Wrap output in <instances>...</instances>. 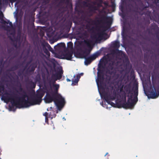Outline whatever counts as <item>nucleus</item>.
I'll use <instances>...</instances> for the list:
<instances>
[{"instance_id":"f257e3e1","label":"nucleus","mask_w":159,"mask_h":159,"mask_svg":"<svg viewBox=\"0 0 159 159\" xmlns=\"http://www.w3.org/2000/svg\"><path fill=\"white\" fill-rule=\"evenodd\" d=\"M134 94L133 92V89L130 84H127L124 87V90L127 94L128 97L126 103H122L120 106L118 105V107H122L125 109L131 108L134 106L138 101L137 96L138 95V86L137 84H134Z\"/></svg>"},{"instance_id":"f03ea898","label":"nucleus","mask_w":159,"mask_h":159,"mask_svg":"<svg viewBox=\"0 0 159 159\" xmlns=\"http://www.w3.org/2000/svg\"><path fill=\"white\" fill-rule=\"evenodd\" d=\"M49 84L45 82H44L43 89L46 91V94L44 98L48 97L49 94L51 97L55 96L60 95L58 93L59 85L57 84H54L53 81L52 82H48Z\"/></svg>"},{"instance_id":"7ed1b4c3","label":"nucleus","mask_w":159,"mask_h":159,"mask_svg":"<svg viewBox=\"0 0 159 159\" xmlns=\"http://www.w3.org/2000/svg\"><path fill=\"white\" fill-rule=\"evenodd\" d=\"M20 92H22L24 94L21 97L16 96V98L17 99L16 104V106H21L25 107H28L31 106H33L31 101L30 100V98H28L27 100H26L25 98L27 97V95L25 91L23 90L20 85L19 88Z\"/></svg>"},{"instance_id":"20e7f679","label":"nucleus","mask_w":159,"mask_h":159,"mask_svg":"<svg viewBox=\"0 0 159 159\" xmlns=\"http://www.w3.org/2000/svg\"><path fill=\"white\" fill-rule=\"evenodd\" d=\"M45 100L46 102L48 103L53 101L59 110L63 107L65 103V99L61 95L51 97L49 94Z\"/></svg>"},{"instance_id":"39448f33","label":"nucleus","mask_w":159,"mask_h":159,"mask_svg":"<svg viewBox=\"0 0 159 159\" xmlns=\"http://www.w3.org/2000/svg\"><path fill=\"white\" fill-rule=\"evenodd\" d=\"M16 96H18V95L14 93H13L12 94H10L6 93L2 95L1 99L5 102H7L10 101L12 105L16 106L17 101Z\"/></svg>"},{"instance_id":"423d86ee","label":"nucleus","mask_w":159,"mask_h":159,"mask_svg":"<svg viewBox=\"0 0 159 159\" xmlns=\"http://www.w3.org/2000/svg\"><path fill=\"white\" fill-rule=\"evenodd\" d=\"M48 75L46 76L48 81L52 82L53 81V83L55 82V81L57 80L61 79L62 76V74H63V71L62 69H59L58 72L56 74H52L51 77H49V75L48 71L47 70Z\"/></svg>"},{"instance_id":"0eeeda50","label":"nucleus","mask_w":159,"mask_h":159,"mask_svg":"<svg viewBox=\"0 0 159 159\" xmlns=\"http://www.w3.org/2000/svg\"><path fill=\"white\" fill-rule=\"evenodd\" d=\"M146 31L149 34L157 37L159 34V27L156 24L152 23L149 27L147 28Z\"/></svg>"},{"instance_id":"6e6552de","label":"nucleus","mask_w":159,"mask_h":159,"mask_svg":"<svg viewBox=\"0 0 159 159\" xmlns=\"http://www.w3.org/2000/svg\"><path fill=\"white\" fill-rule=\"evenodd\" d=\"M100 19V20H98L97 21L98 23L106 24L107 25L106 28H109L110 27L112 23V19L111 17L104 15H102Z\"/></svg>"},{"instance_id":"1a4fd4ad","label":"nucleus","mask_w":159,"mask_h":159,"mask_svg":"<svg viewBox=\"0 0 159 159\" xmlns=\"http://www.w3.org/2000/svg\"><path fill=\"white\" fill-rule=\"evenodd\" d=\"M113 52L117 55V58L120 60L122 61L123 63H127L129 62L128 56L124 52L117 49V51H113Z\"/></svg>"},{"instance_id":"9d476101","label":"nucleus","mask_w":159,"mask_h":159,"mask_svg":"<svg viewBox=\"0 0 159 159\" xmlns=\"http://www.w3.org/2000/svg\"><path fill=\"white\" fill-rule=\"evenodd\" d=\"M84 43L86 44L87 46L89 48L88 49H85V50L83 51V53L81 54L82 58H84L87 57L90 54L91 51L92 50V48L91 46V43L92 41L91 40L87 39L84 41Z\"/></svg>"},{"instance_id":"9b49d317","label":"nucleus","mask_w":159,"mask_h":159,"mask_svg":"<svg viewBox=\"0 0 159 159\" xmlns=\"http://www.w3.org/2000/svg\"><path fill=\"white\" fill-rule=\"evenodd\" d=\"M42 49L44 52L49 57L50 55V53L48 50L51 52H53V50L51 48L50 45L47 43L46 42L44 43H43L42 44Z\"/></svg>"},{"instance_id":"f8f14e48","label":"nucleus","mask_w":159,"mask_h":159,"mask_svg":"<svg viewBox=\"0 0 159 159\" xmlns=\"http://www.w3.org/2000/svg\"><path fill=\"white\" fill-rule=\"evenodd\" d=\"M101 95L102 98L103 97L107 102L110 100H114L116 98L115 95H112L109 93L105 91L103 92Z\"/></svg>"},{"instance_id":"ddd939ff","label":"nucleus","mask_w":159,"mask_h":159,"mask_svg":"<svg viewBox=\"0 0 159 159\" xmlns=\"http://www.w3.org/2000/svg\"><path fill=\"white\" fill-rule=\"evenodd\" d=\"M101 95L102 98L103 97L107 102L110 100H114L116 98L115 95H112L109 93L105 91L103 92Z\"/></svg>"},{"instance_id":"4468645a","label":"nucleus","mask_w":159,"mask_h":159,"mask_svg":"<svg viewBox=\"0 0 159 159\" xmlns=\"http://www.w3.org/2000/svg\"><path fill=\"white\" fill-rule=\"evenodd\" d=\"M99 55L98 52H96L89 57H84L85 59L84 63L85 65L87 66L90 64Z\"/></svg>"},{"instance_id":"2eb2a0df","label":"nucleus","mask_w":159,"mask_h":159,"mask_svg":"<svg viewBox=\"0 0 159 159\" xmlns=\"http://www.w3.org/2000/svg\"><path fill=\"white\" fill-rule=\"evenodd\" d=\"M104 79V74H98V79L96 80V82L98 86L100 88H103Z\"/></svg>"},{"instance_id":"dca6fc26","label":"nucleus","mask_w":159,"mask_h":159,"mask_svg":"<svg viewBox=\"0 0 159 159\" xmlns=\"http://www.w3.org/2000/svg\"><path fill=\"white\" fill-rule=\"evenodd\" d=\"M30 98V100L31 101L33 105L39 104L41 102L42 100L40 99L38 97L35 95L32 97H31Z\"/></svg>"},{"instance_id":"f3484780","label":"nucleus","mask_w":159,"mask_h":159,"mask_svg":"<svg viewBox=\"0 0 159 159\" xmlns=\"http://www.w3.org/2000/svg\"><path fill=\"white\" fill-rule=\"evenodd\" d=\"M148 97L149 98L152 99L156 98L158 97V95L156 91V89L155 87H154V89H152L150 92H149V93L147 95Z\"/></svg>"},{"instance_id":"a211bd4d","label":"nucleus","mask_w":159,"mask_h":159,"mask_svg":"<svg viewBox=\"0 0 159 159\" xmlns=\"http://www.w3.org/2000/svg\"><path fill=\"white\" fill-rule=\"evenodd\" d=\"M129 2L131 3V6L132 7H138V6L143 4L141 0H129Z\"/></svg>"},{"instance_id":"6ab92c4d","label":"nucleus","mask_w":159,"mask_h":159,"mask_svg":"<svg viewBox=\"0 0 159 159\" xmlns=\"http://www.w3.org/2000/svg\"><path fill=\"white\" fill-rule=\"evenodd\" d=\"M44 89H39L36 91V93L35 95L36 96L42 100V98L44 96L45 93H46V91L44 90Z\"/></svg>"},{"instance_id":"aec40b11","label":"nucleus","mask_w":159,"mask_h":159,"mask_svg":"<svg viewBox=\"0 0 159 159\" xmlns=\"http://www.w3.org/2000/svg\"><path fill=\"white\" fill-rule=\"evenodd\" d=\"M3 17L4 16L3 13L2 11H1V12H0V20L1 21V23L2 24H9L12 27L13 25L11 22H10V21L8 20H7V21L4 20L3 19Z\"/></svg>"},{"instance_id":"412c9836","label":"nucleus","mask_w":159,"mask_h":159,"mask_svg":"<svg viewBox=\"0 0 159 159\" xmlns=\"http://www.w3.org/2000/svg\"><path fill=\"white\" fill-rule=\"evenodd\" d=\"M72 55L73 53L70 52H68L64 54L63 55L64 58L68 60H71L72 58Z\"/></svg>"},{"instance_id":"4be33fe9","label":"nucleus","mask_w":159,"mask_h":159,"mask_svg":"<svg viewBox=\"0 0 159 159\" xmlns=\"http://www.w3.org/2000/svg\"><path fill=\"white\" fill-rule=\"evenodd\" d=\"M112 45V47L116 49L114 51H117V49H118V48L120 46L119 42L117 41H116L113 42Z\"/></svg>"},{"instance_id":"5701e85b","label":"nucleus","mask_w":159,"mask_h":159,"mask_svg":"<svg viewBox=\"0 0 159 159\" xmlns=\"http://www.w3.org/2000/svg\"><path fill=\"white\" fill-rule=\"evenodd\" d=\"M102 34L101 33H98L97 34L92 35L91 38L92 39H95L97 40H98L99 38L102 37Z\"/></svg>"},{"instance_id":"b1692460","label":"nucleus","mask_w":159,"mask_h":159,"mask_svg":"<svg viewBox=\"0 0 159 159\" xmlns=\"http://www.w3.org/2000/svg\"><path fill=\"white\" fill-rule=\"evenodd\" d=\"M72 23L71 21L68 20H67L65 23V25L66 27L69 29H70L71 27Z\"/></svg>"},{"instance_id":"393cba45","label":"nucleus","mask_w":159,"mask_h":159,"mask_svg":"<svg viewBox=\"0 0 159 159\" xmlns=\"http://www.w3.org/2000/svg\"><path fill=\"white\" fill-rule=\"evenodd\" d=\"M78 34L80 35V38L83 37L87 38L89 36L88 32L86 30H84L83 32H79Z\"/></svg>"},{"instance_id":"a878e982","label":"nucleus","mask_w":159,"mask_h":159,"mask_svg":"<svg viewBox=\"0 0 159 159\" xmlns=\"http://www.w3.org/2000/svg\"><path fill=\"white\" fill-rule=\"evenodd\" d=\"M36 67L37 65L36 63H32L30 66V69L29 71L30 72H34Z\"/></svg>"},{"instance_id":"bb28decb","label":"nucleus","mask_w":159,"mask_h":159,"mask_svg":"<svg viewBox=\"0 0 159 159\" xmlns=\"http://www.w3.org/2000/svg\"><path fill=\"white\" fill-rule=\"evenodd\" d=\"M55 47L58 48V49H60L65 48L66 47V45L64 43H61L57 44L54 47L55 48Z\"/></svg>"},{"instance_id":"cd10ccee","label":"nucleus","mask_w":159,"mask_h":159,"mask_svg":"<svg viewBox=\"0 0 159 159\" xmlns=\"http://www.w3.org/2000/svg\"><path fill=\"white\" fill-rule=\"evenodd\" d=\"M28 84L30 87L31 89H34L36 86V83L33 82L32 80L28 81Z\"/></svg>"},{"instance_id":"c85d7f7f","label":"nucleus","mask_w":159,"mask_h":159,"mask_svg":"<svg viewBox=\"0 0 159 159\" xmlns=\"http://www.w3.org/2000/svg\"><path fill=\"white\" fill-rule=\"evenodd\" d=\"M155 50V49L154 46H152L151 49L150 48H149L147 47L145 48H144V50L145 51H146L147 52H150V53L151 54H152L153 53L152 50H153L154 51Z\"/></svg>"},{"instance_id":"c756f323","label":"nucleus","mask_w":159,"mask_h":159,"mask_svg":"<svg viewBox=\"0 0 159 159\" xmlns=\"http://www.w3.org/2000/svg\"><path fill=\"white\" fill-rule=\"evenodd\" d=\"M65 0H61L57 5V7H61L65 2ZM66 2L68 3L69 2V0H66Z\"/></svg>"},{"instance_id":"7c9ffc66","label":"nucleus","mask_w":159,"mask_h":159,"mask_svg":"<svg viewBox=\"0 0 159 159\" xmlns=\"http://www.w3.org/2000/svg\"><path fill=\"white\" fill-rule=\"evenodd\" d=\"M101 67L102 68H103V66L102 65V63H101L99 66L98 68H99L98 69V74H104V73L103 72V70H102L100 69V68Z\"/></svg>"},{"instance_id":"2f4dec72","label":"nucleus","mask_w":159,"mask_h":159,"mask_svg":"<svg viewBox=\"0 0 159 159\" xmlns=\"http://www.w3.org/2000/svg\"><path fill=\"white\" fill-rule=\"evenodd\" d=\"M80 78V76L78 75L76 77V78L75 79V80H72V84H73L74 85H75L76 84H77L79 80V79Z\"/></svg>"},{"instance_id":"473e14b6","label":"nucleus","mask_w":159,"mask_h":159,"mask_svg":"<svg viewBox=\"0 0 159 159\" xmlns=\"http://www.w3.org/2000/svg\"><path fill=\"white\" fill-rule=\"evenodd\" d=\"M48 116L49 118H51V119L55 117L56 116V114H55V111H52L49 113Z\"/></svg>"},{"instance_id":"72a5a7b5","label":"nucleus","mask_w":159,"mask_h":159,"mask_svg":"<svg viewBox=\"0 0 159 159\" xmlns=\"http://www.w3.org/2000/svg\"><path fill=\"white\" fill-rule=\"evenodd\" d=\"M19 65L16 64L14 66L11 67L9 69V70L10 71H15L19 68Z\"/></svg>"},{"instance_id":"f704fd0d","label":"nucleus","mask_w":159,"mask_h":159,"mask_svg":"<svg viewBox=\"0 0 159 159\" xmlns=\"http://www.w3.org/2000/svg\"><path fill=\"white\" fill-rule=\"evenodd\" d=\"M118 88L119 89L120 92L123 91V88H124V84L121 82L118 85Z\"/></svg>"},{"instance_id":"c9c22d12","label":"nucleus","mask_w":159,"mask_h":159,"mask_svg":"<svg viewBox=\"0 0 159 159\" xmlns=\"http://www.w3.org/2000/svg\"><path fill=\"white\" fill-rule=\"evenodd\" d=\"M142 38L143 39L147 40L150 42L151 44L153 45V46H156L157 45L154 42L151 41L150 39H149L148 38H145L143 37H142Z\"/></svg>"},{"instance_id":"e433bc0d","label":"nucleus","mask_w":159,"mask_h":159,"mask_svg":"<svg viewBox=\"0 0 159 159\" xmlns=\"http://www.w3.org/2000/svg\"><path fill=\"white\" fill-rule=\"evenodd\" d=\"M5 89L4 86L2 83L0 84V93H3Z\"/></svg>"},{"instance_id":"4c0bfd02","label":"nucleus","mask_w":159,"mask_h":159,"mask_svg":"<svg viewBox=\"0 0 159 159\" xmlns=\"http://www.w3.org/2000/svg\"><path fill=\"white\" fill-rule=\"evenodd\" d=\"M67 45L68 48H73V43L71 42H70L67 43Z\"/></svg>"},{"instance_id":"58836bf2","label":"nucleus","mask_w":159,"mask_h":159,"mask_svg":"<svg viewBox=\"0 0 159 159\" xmlns=\"http://www.w3.org/2000/svg\"><path fill=\"white\" fill-rule=\"evenodd\" d=\"M21 29H22L21 27H18V28L17 29L18 36V35H19L20 37V35L21 34Z\"/></svg>"},{"instance_id":"ea45409f","label":"nucleus","mask_w":159,"mask_h":159,"mask_svg":"<svg viewBox=\"0 0 159 159\" xmlns=\"http://www.w3.org/2000/svg\"><path fill=\"white\" fill-rule=\"evenodd\" d=\"M150 21L149 19H146L144 20V25H148L150 24Z\"/></svg>"},{"instance_id":"a19ab883","label":"nucleus","mask_w":159,"mask_h":159,"mask_svg":"<svg viewBox=\"0 0 159 159\" xmlns=\"http://www.w3.org/2000/svg\"><path fill=\"white\" fill-rule=\"evenodd\" d=\"M107 102V103L108 104H110L112 107H115V104L114 103V102H111L110 100L109 101H108V102Z\"/></svg>"},{"instance_id":"79ce46f5","label":"nucleus","mask_w":159,"mask_h":159,"mask_svg":"<svg viewBox=\"0 0 159 159\" xmlns=\"http://www.w3.org/2000/svg\"><path fill=\"white\" fill-rule=\"evenodd\" d=\"M114 61H112L111 63H110L109 65L110 66V69L112 70L113 69V66L114 65Z\"/></svg>"},{"instance_id":"37998d69","label":"nucleus","mask_w":159,"mask_h":159,"mask_svg":"<svg viewBox=\"0 0 159 159\" xmlns=\"http://www.w3.org/2000/svg\"><path fill=\"white\" fill-rule=\"evenodd\" d=\"M81 3L84 6H87L88 3L86 1H83L82 2H81Z\"/></svg>"},{"instance_id":"c03bdc74","label":"nucleus","mask_w":159,"mask_h":159,"mask_svg":"<svg viewBox=\"0 0 159 159\" xmlns=\"http://www.w3.org/2000/svg\"><path fill=\"white\" fill-rule=\"evenodd\" d=\"M101 105L103 107H106L107 108V105L106 104L105 102H104V103L103 102L101 103Z\"/></svg>"},{"instance_id":"a18cd8bd","label":"nucleus","mask_w":159,"mask_h":159,"mask_svg":"<svg viewBox=\"0 0 159 159\" xmlns=\"http://www.w3.org/2000/svg\"><path fill=\"white\" fill-rule=\"evenodd\" d=\"M141 44H143V45H146L147 46H149V45L148 44H147L146 43L145 41H143V40H142V41L141 42Z\"/></svg>"},{"instance_id":"49530a36","label":"nucleus","mask_w":159,"mask_h":159,"mask_svg":"<svg viewBox=\"0 0 159 159\" xmlns=\"http://www.w3.org/2000/svg\"><path fill=\"white\" fill-rule=\"evenodd\" d=\"M146 14L149 16H151V11H147V12H146Z\"/></svg>"},{"instance_id":"de8ad7c7","label":"nucleus","mask_w":159,"mask_h":159,"mask_svg":"<svg viewBox=\"0 0 159 159\" xmlns=\"http://www.w3.org/2000/svg\"><path fill=\"white\" fill-rule=\"evenodd\" d=\"M123 97H124V103H126L127 102H126V93H125V94L123 96Z\"/></svg>"},{"instance_id":"09e8293b","label":"nucleus","mask_w":159,"mask_h":159,"mask_svg":"<svg viewBox=\"0 0 159 159\" xmlns=\"http://www.w3.org/2000/svg\"><path fill=\"white\" fill-rule=\"evenodd\" d=\"M48 118H49L48 117H45V122L47 123L48 124Z\"/></svg>"},{"instance_id":"8fccbe9b","label":"nucleus","mask_w":159,"mask_h":159,"mask_svg":"<svg viewBox=\"0 0 159 159\" xmlns=\"http://www.w3.org/2000/svg\"><path fill=\"white\" fill-rule=\"evenodd\" d=\"M48 115L49 114L47 112H45L43 114V116H45V117H48Z\"/></svg>"},{"instance_id":"3c124183","label":"nucleus","mask_w":159,"mask_h":159,"mask_svg":"<svg viewBox=\"0 0 159 159\" xmlns=\"http://www.w3.org/2000/svg\"><path fill=\"white\" fill-rule=\"evenodd\" d=\"M42 77L43 80L45 79V76L44 73H43L42 75Z\"/></svg>"},{"instance_id":"603ef678","label":"nucleus","mask_w":159,"mask_h":159,"mask_svg":"<svg viewBox=\"0 0 159 159\" xmlns=\"http://www.w3.org/2000/svg\"><path fill=\"white\" fill-rule=\"evenodd\" d=\"M157 93V94L158 95V96H159V86L157 88V90H156Z\"/></svg>"},{"instance_id":"864d4df0","label":"nucleus","mask_w":159,"mask_h":159,"mask_svg":"<svg viewBox=\"0 0 159 159\" xmlns=\"http://www.w3.org/2000/svg\"><path fill=\"white\" fill-rule=\"evenodd\" d=\"M18 75L19 76H20L21 75V74L20 72H18Z\"/></svg>"},{"instance_id":"5fc2aeb1","label":"nucleus","mask_w":159,"mask_h":159,"mask_svg":"<svg viewBox=\"0 0 159 159\" xmlns=\"http://www.w3.org/2000/svg\"><path fill=\"white\" fill-rule=\"evenodd\" d=\"M30 63V62H29V63H28L27 64V65H26V66H25V69H24V70H25V69L26 68V67H27V66H28V64H29Z\"/></svg>"},{"instance_id":"6e6d98bb","label":"nucleus","mask_w":159,"mask_h":159,"mask_svg":"<svg viewBox=\"0 0 159 159\" xmlns=\"http://www.w3.org/2000/svg\"><path fill=\"white\" fill-rule=\"evenodd\" d=\"M66 80L67 82H70L71 81V80L69 79L68 78H67L66 79Z\"/></svg>"},{"instance_id":"4d7b16f0","label":"nucleus","mask_w":159,"mask_h":159,"mask_svg":"<svg viewBox=\"0 0 159 159\" xmlns=\"http://www.w3.org/2000/svg\"><path fill=\"white\" fill-rule=\"evenodd\" d=\"M10 28V27L9 26H8V25H7L6 26V30H8V28Z\"/></svg>"},{"instance_id":"13d9d810","label":"nucleus","mask_w":159,"mask_h":159,"mask_svg":"<svg viewBox=\"0 0 159 159\" xmlns=\"http://www.w3.org/2000/svg\"><path fill=\"white\" fill-rule=\"evenodd\" d=\"M94 29V27H93L90 29V30H91V31L93 30Z\"/></svg>"},{"instance_id":"bf43d9fd","label":"nucleus","mask_w":159,"mask_h":159,"mask_svg":"<svg viewBox=\"0 0 159 159\" xmlns=\"http://www.w3.org/2000/svg\"><path fill=\"white\" fill-rule=\"evenodd\" d=\"M15 90L16 91V92L17 93H19V94H20L19 93V92H18V91L17 90Z\"/></svg>"},{"instance_id":"052dcab7","label":"nucleus","mask_w":159,"mask_h":159,"mask_svg":"<svg viewBox=\"0 0 159 159\" xmlns=\"http://www.w3.org/2000/svg\"><path fill=\"white\" fill-rule=\"evenodd\" d=\"M93 8L94 9V10H96V7H93Z\"/></svg>"},{"instance_id":"680f3d73","label":"nucleus","mask_w":159,"mask_h":159,"mask_svg":"<svg viewBox=\"0 0 159 159\" xmlns=\"http://www.w3.org/2000/svg\"><path fill=\"white\" fill-rule=\"evenodd\" d=\"M8 52H11V50H10V49H8Z\"/></svg>"},{"instance_id":"e2e57ef3","label":"nucleus","mask_w":159,"mask_h":159,"mask_svg":"<svg viewBox=\"0 0 159 159\" xmlns=\"http://www.w3.org/2000/svg\"><path fill=\"white\" fill-rule=\"evenodd\" d=\"M108 154V153L107 152V153H106V154L105 155V156H106V155H107Z\"/></svg>"},{"instance_id":"0e129e2a","label":"nucleus","mask_w":159,"mask_h":159,"mask_svg":"<svg viewBox=\"0 0 159 159\" xmlns=\"http://www.w3.org/2000/svg\"><path fill=\"white\" fill-rule=\"evenodd\" d=\"M80 74H81V75H83V73H81Z\"/></svg>"},{"instance_id":"69168bd1","label":"nucleus","mask_w":159,"mask_h":159,"mask_svg":"<svg viewBox=\"0 0 159 159\" xmlns=\"http://www.w3.org/2000/svg\"><path fill=\"white\" fill-rule=\"evenodd\" d=\"M16 45H15V47H16Z\"/></svg>"},{"instance_id":"338daca9","label":"nucleus","mask_w":159,"mask_h":159,"mask_svg":"<svg viewBox=\"0 0 159 159\" xmlns=\"http://www.w3.org/2000/svg\"><path fill=\"white\" fill-rule=\"evenodd\" d=\"M152 39V40H153V39L152 38V39Z\"/></svg>"},{"instance_id":"774afa93","label":"nucleus","mask_w":159,"mask_h":159,"mask_svg":"<svg viewBox=\"0 0 159 159\" xmlns=\"http://www.w3.org/2000/svg\"><path fill=\"white\" fill-rule=\"evenodd\" d=\"M93 22H94V21H93Z\"/></svg>"}]
</instances>
